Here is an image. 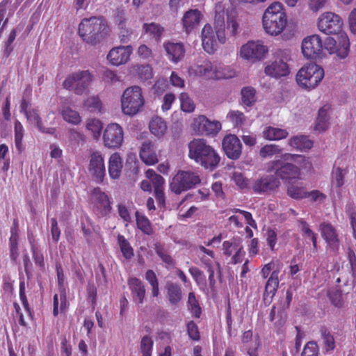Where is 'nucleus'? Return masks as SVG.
<instances>
[{
	"instance_id": "f257e3e1",
	"label": "nucleus",
	"mask_w": 356,
	"mask_h": 356,
	"mask_svg": "<svg viewBox=\"0 0 356 356\" xmlns=\"http://www.w3.org/2000/svg\"><path fill=\"white\" fill-rule=\"evenodd\" d=\"M305 157L302 155L284 154L280 159L269 161L266 165V171H275L277 177L281 179H296L300 175V167H303Z\"/></svg>"
},
{
	"instance_id": "f03ea898",
	"label": "nucleus",
	"mask_w": 356,
	"mask_h": 356,
	"mask_svg": "<svg viewBox=\"0 0 356 356\" xmlns=\"http://www.w3.org/2000/svg\"><path fill=\"white\" fill-rule=\"evenodd\" d=\"M188 157L210 170L216 169L220 161L217 151L204 138H194L188 143Z\"/></svg>"
},
{
	"instance_id": "7ed1b4c3",
	"label": "nucleus",
	"mask_w": 356,
	"mask_h": 356,
	"mask_svg": "<svg viewBox=\"0 0 356 356\" xmlns=\"http://www.w3.org/2000/svg\"><path fill=\"white\" fill-rule=\"evenodd\" d=\"M109 32V26L103 17L84 18L79 25V36L84 42L92 45L100 43L107 38Z\"/></svg>"
},
{
	"instance_id": "20e7f679",
	"label": "nucleus",
	"mask_w": 356,
	"mask_h": 356,
	"mask_svg": "<svg viewBox=\"0 0 356 356\" xmlns=\"http://www.w3.org/2000/svg\"><path fill=\"white\" fill-rule=\"evenodd\" d=\"M287 17L283 6L280 2L271 3L262 17V24L266 33L270 35H278L286 28Z\"/></svg>"
},
{
	"instance_id": "39448f33",
	"label": "nucleus",
	"mask_w": 356,
	"mask_h": 356,
	"mask_svg": "<svg viewBox=\"0 0 356 356\" xmlns=\"http://www.w3.org/2000/svg\"><path fill=\"white\" fill-rule=\"evenodd\" d=\"M94 76L89 70H78L68 74L63 83L65 89L72 90L77 95H82L89 91V86Z\"/></svg>"
},
{
	"instance_id": "423d86ee",
	"label": "nucleus",
	"mask_w": 356,
	"mask_h": 356,
	"mask_svg": "<svg viewBox=\"0 0 356 356\" xmlns=\"http://www.w3.org/2000/svg\"><path fill=\"white\" fill-rule=\"evenodd\" d=\"M324 70L319 65L311 63L302 67L296 74L297 83L307 90L315 88L322 81Z\"/></svg>"
},
{
	"instance_id": "0eeeda50",
	"label": "nucleus",
	"mask_w": 356,
	"mask_h": 356,
	"mask_svg": "<svg viewBox=\"0 0 356 356\" xmlns=\"http://www.w3.org/2000/svg\"><path fill=\"white\" fill-rule=\"evenodd\" d=\"M291 56L289 49H277L275 53L274 60L265 67V74L275 79L288 76L290 74L288 62L291 60Z\"/></svg>"
},
{
	"instance_id": "6e6552de",
	"label": "nucleus",
	"mask_w": 356,
	"mask_h": 356,
	"mask_svg": "<svg viewBox=\"0 0 356 356\" xmlns=\"http://www.w3.org/2000/svg\"><path fill=\"white\" fill-rule=\"evenodd\" d=\"M122 110L124 114L134 115L136 114L144 104L141 88L132 86L127 88L121 99Z\"/></svg>"
},
{
	"instance_id": "1a4fd4ad",
	"label": "nucleus",
	"mask_w": 356,
	"mask_h": 356,
	"mask_svg": "<svg viewBox=\"0 0 356 356\" xmlns=\"http://www.w3.org/2000/svg\"><path fill=\"white\" fill-rule=\"evenodd\" d=\"M201 182L197 173L191 171H179L172 178L170 183V189L175 194H180L184 191L196 187Z\"/></svg>"
},
{
	"instance_id": "9d476101",
	"label": "nucleus",
	"mask_w": 356,
	"mask_h": 356,
	"mask_svg": "<svg viewBox=\"0 0 356 356\" xmlns=\"http://www.w3.org/2000/svg\"><path fill=\"white\" fill-rule=\"evenodd\" d=\"M343 26L341 17L332 12H325L318 19V30L327 35H339Z\"/></svg>"
},
{
	"instance_id": "9b49d317",
	"label": "nucleus",
	"mask_w": 356,
	"mask_h": 356,
	"mask_svg": "<svg viewBox=\"0 0 356 356\" xmlns=\"http://www.w3.org/2000/svg\"><path fill=\"white\" fill-rule=\"evenodd\" d=\"M323 47L330 54H336L339 58H345L349 54L350 40L346 33H341L337 35V40L332 37L327 38Z\"/></svg>"
},
{
	"instance_id": "f8f14e48",
	"label": "nucleus",
	"mask_w": 356,
	"mask_h": 356,
	"mask_svg": "<svg viewBox=\"0 0 356 356\" xmlns=\"http://www.w3.org/2000/svg\"><path fill=\"white\" fill-rule=\"evenodd\" d=\"M268 52V48L261 40L248 41L241 47V56L248 60H262Z\"/></svg>"
},
{
	"instance_id": "ddd939ff",
	"label": "nucleus",
	"mask_w": 356,
	"mask_h": 356,
	"mask_svg": "<svg viewBox=\"0 0 356 356\" xmlns=\"http://www.w3.org/2000/svg\"><path fill=\"white\" fill-rule=\"evenodd\" d=\"M124 140V131L120 125L111 123L107 125L103 133V142L109 149L120 148Z\"/></svg>"
},
{
	"instance_id": "4468645a",
	"label": "nucleus",
	"mask_w": 356,
	"mask_h": 356,
	"mask_svg": "<svg viewBox=\"0 0 356 356\" xmlns=\"http://www.w3.org/2000/svg\"><path fill=\"white\" fill-rule=\"evenodd\" d=\"M193 129L198 134L216 136L222 128L221 123L218 120H211L204 115L195 118L192 123Z\"/></svg>"
},
{
	"instance_id": "2eb2a0df",
	"label": "nucleus",
	"mask_w": 356,
	"mask_h": 356,
	"mask_svg": "<svg viewBox=\"0 0 356 356\" xmlns=\"http://www.w3.org/2000/svg\"><path fill=\"white\" fill-rule=\"evenodd\" d=\"M322 238L330 252L337 254L340 246V239L337 229L330 222H323L319 225Z\"/></svg>"
},
{
	"instance_id": "dca6fc26",
	"label": "nucleus",
	"mask_w": 356,
	"mask_h": 356,
	"mask_svg": "<svg viewBox=\"0 0 356 356\" xmlns=\"http://www.w3.org/2000/svg\"><path fill=\"white\" fill-rule=\"evenodd\" d=\"M302 52L308 59H316L323 52V42L318 35L305 38L302 42Z\"/></svg>"
},
{
	"instance_id": "f3484780",
	"label": "nucleus",
	"mask_w": 356,
	"mask_h": 356,
	"mask_svg": "<svg viewBox=\"0 0 356 356\" xmlns=\"http://www.w3.org/2000/svg\"><path fill=\"white\" fill-rule=\"evenodd\" d=\"M92 195L94 197V209L96 213L101 217L108 216L112 209L108 196L99 187L93 188Z\"/></svg>"
},
{
	"instance_id": "a211bd4d",
	"label": "nucleus",
	"mask_w": 356,
	"mask_h": 356,
	"mask_svg": "<svg viewBox=\"0 0 356 356\" xmlns=\"http://www.w3.org/2000/svg\"><path fill=\"white\" fill-rule=\"evenodd\" d=\"M222 147L225 155L229 159L237 160L240 158L242 153V144L236 135H226L222 139Z\"/></svg>"
},
{
	"instance_id": "6ab92c4d",
	"label": "nucleus",
	"mask_w": 356,
	"mask_h": 356,
	"mask_svg": "<svg viewBox=\"0 0 356 356\" xmlns=\"http://www.w3.org/2000/svg\"><path fill=\"white\" fill-rule=\"evenodd\" d=\"M88 171L97 182L103 181L106 175V168L104 159L100 152L95 151L90 154Z\"/></svg>"
},
{
	"instance_id": "aec40b11",
	"label": "nucleus",
	"mask_w": 356,
	"mask_h": 356,
	"mask_svg": "<svg viewBox=\"0 0 356 356\" xmlns=\"http://www.w3.org/2000/svg\"><path fill=\"white\" fill-rule=\"evenodd\" d=\"M280 184V181L274 175H264L254 181L252 189L258 194H268L276 191Z\"/></svg>"
},
{
	"instance_id": "412c9836",
	"label": "nucleus",
	"mask_w": 356,
	"mask_h": 356,
	"mask_svg": "<svg viewBox=\"0 0 356 356\" xmlns=\"http://www.w3.org/2000/svg\"><path fill=\"white\" fill-rule=\"evenodd\" d=\"M132 52L131 45L115 47L110 50L107 59L112 65L119 66L128 62Z\"/></svg>"
},
{
	"instance_id": "4be33fe9",
	"label": "nucleus",
	"mask_w": 356,
	"mask_h": 356,
	"mask_svg": "<svg viewBox=\"0 0 356 356\" xmlns=\"http://www.w3.org/2000/svg\"><path fill=\"white\" fill-rule=\"evenodd\" d=\"M195 75L209 79H218L221 77L216 65L210 60H204L191 68Z\"/></svg>"
},
{
	"instance_id": "5701e85b",
	"label": "nucleus",
	"mask_w": 356,
	"mask_h": 356,
	"mask_svg": "<svg viewBox=\"0 0 356 356\" xmlns=\"http://www.w3.org/2000/svg\"><path fill=\"white\" fill-rule=\"evenodd\" d=\"M202 44L204 50L209 54H213L217 50L218 42L211 26L209 24L204 25L202 30Z\"/></svg>"
},
{
	"instance_id": "b1692460",
	"label": "nucleus",
	"mask_w": 356,
	"mask_h": 356,
	"mask_svg": "<svg viewBox=\"0 0 356 356\" xmlns=\"http://www.w3.org/2000/svg\"><path fill=\"white\" fill-rule=\"evenodd\" d=\"M127 284L131 291L133 301L138 305H142L145 300L146 289L143 282L137 277H130Z\"/></svg>"
},
{
	"instance_id": "393cba45",
	"label": "nucleus",
	"mask_w": 356,
	"mask_h": 356,
	"mask_svg": "<svg viewBox=\"0 0 356 356\" xmlns=\"http://www.w3.org/2000/svg\"><path fill=\"white\" fill-rule=\"evenodd\" d=\"M139 156L142 161L148 165H153L159 162L155 145L150 140H147L142 143Z\"/></svg>"
},
{
	"instance_id": "a878e982",
	"label": "nucleus",
	"mask_w": 356,
	"mask_h": 356,
	"mask_svg": "<svg viewBox=\"0 0 356 356\" xmlns=\"http://www.w3.org/2000/svg\"><path fill=\"white\" fill-rule=\"evenodd\" d=\"M202 17L201 12L197 9H191L184 13L181 21L183 29L187 34L198 26Z\"/></svg>"
},
{
	"instance_id": "bb28decb",
	"label": "nucleus",
	"mask_w": 356,
	"mask_h": 356,
	"mask_svg": "<svg viewBox=\"0 0 356 356\" xmlns=\"http://www.w3.org/2000/svg\"><path fill=\"white\" fill-rule=\"evenodd\" d=\"M56 270L58 280V286L60 291V310L61 312L67 311L69 303L67 300L66 290L65 288V275L63 268L60 263L56 264Z\"/></svg>"
},
{
	"instance_id": "cd10ccee",
	"label": "nucleus",
	"mask_w": 356,
	"mask_h": 356,
	"mask_svg": "<svg viewBox=\"0 0 356 356\" xmlns=\"http://www.w3.org/2000/svg\"><path fill=\"white\" fill-rule=\"evenodd\" d=\"M163 47L168 58L175 63L182 60L185 56L184 45L181 42L168 41L164 42Z\"/></svg>"
},
{
	"instance_id": "c85d7f7f",
	"label": "nucleus",
	"mask_w": 356,
	"mask_h": 356,
	"mask_svg": "<svg viewBox=\"0 0 356 356\" xmlns=\"http://www.w3.org/2000/svg\"><path fill=\"white\" fill-rule=\"evenodd\" d=\"M279 270H273L266 282L264 292V300L270 302L279 286Z\"/></svg>"
},
{
	"instance_id": "c756f323",
	"label": "nucleus",
	"mask_w": 356,
	"mask_h": 356,
	"mask_svg": "<svg viewBox=\"0 0 356 356\" xmlns=\"http://www.w3.org/2000/svg\"><path fill=\"white\" fill-rule=\"evenodd\" d=\"M25 115L29 121L35 124L40 131L51 135L55 134V128H46L43 126L41 118L39 115V111L37 108L30 109L27 113H25Z\"/></svg>"
},
{
	"instance_id": "7c9ffc66",
	"label": "nucleus",
	"mask_w": 356,
	"mask_h": 356,
	"mask_svg": "<svg viewBox=\"0 0 356 356\" xmlns=\"http://www.w3.org/2000/svg\"><path fill=\"white\" fill-rule=\"evenodd\" d=\"M143 31L145 34L148 35L151 38L159 42L161 40L165 29L161 24L155 22L144 23Z\"/></svg>"
},
{
	"instance_id": "2f4dec72",
	"label": "nucleus",
	"mask_w": 356,
	"mask_h": 356,
	"mask_svg": "<svg viewBox=\"0 0 356 356\" xmlns=\"http://www.w3.org/2000/svg\"><path fill=\"white\" fill-rule=\"evenodd\" d=\"M165 289L170 303L172 305H178L182 299L181 286L177 283L168 282L166 284Z\"/></svg>"
},
{
	"instance_id": "473e14b6",
	"label": "nucleus",
	"mask_w": 356,
	"mask_h": 356,
	"mask_svg": "<svg viewBox=\"0 0 356 356\" xmlns=\"http://www.w3.org/2000/svg\"><path fill=\"white\" fill-rule=\"evenodd\" d=\"M122 168V161L119 153L111 155L108 161V173L112 179H118Z\"/></svg>"
},
{
	"instance_id": "72a5a7b5",
	"label": "nucleus",
	"mask_w": 356,
	"mask_h": 356,
	"mask_svg": "<svg viewBox=\"0 0 356 356\" xmlns=\"http://www.w3.org/2000/svg\"><path fill=\"white\" fill-rule=\"evenodd\" d=\"M288 135L286 129L271 126L266 127L262 132L263 137L268 140H280L286 138Z\"/></svg>"
},
{
	"instance_id": "f704fd0d",
	"label": "nucleus",
	"mask_w": 356,
	"mask_h": 356,
	"mask_svg": "<svg viewBox=\"0 0 356 356\" xmlns=\"http://www.w3.org/2000/svg\"><path fill=\"white\" fill-rule=\"evenodd\" d=\"M319 332L325 351L327 353L333 351L336 347L335 339L329 328L325 325H321L319 328Z\"/></svg>"
},
{
	"instance_id": "c9c22d12",
	"label": "nucleus",
	"mask_w": 356,
	"mask_h": 356,
	"mask_svg": "<svg viewBox=\"0 0 356 356\" xmlns=\"http://www.w3.org/2000/svg\"><path fill=\"white\" fill-rule=\"evenodd\" d=\"M330 108V106L325 105L318 110V117L315 124V129L316 131H325L328 128V111Z\"/></svg>"
},
{
	"instance_id": "e433bc0d",
	"label": "nucleus",
	"mask_w": 356,
	"mask_h": 356,
	"mask_svg": "<svg viewBox=\"0 0 356 356\" xmlns=\"http://www.w3.org/2000/svg\"><path fill=\"white\" fill-rule=\"evenodd\" d=\"M289 145L298 150L309 149L313 146V142L306 136H296L289 140Z\"/></svg>"
},
{
	"instance_id": "4c0bfd02",
	"label": "nucleus",
	"mask_w": 356,
	"mask_h": 356,
	"mask_svg": "<svg viewBox=\"0 0 356 356\" xmlns=\"http://www.w3.org/2000/svg\"><path fill=\"white\" fill-rule=\"evenodd\" d=\"M149 128L152 134L160 138L165 134L167 126L165 122L162 118L155 117L150 121Z\"/></svg>"
},
{
	"instance_id": "58836bf2",
	"label": "nucleus",
	"mask_w": 356,
	"mask_h": 356,
	"mask_svg": "<svg viewBox=\"0 0 356 356\" xmlns=\"http://www.w3.org/2000/svg\"><path fill=\"white\" fill-rule=\"evenodd\" d=\"M136 221L137 227L145 234L152 235L154 230L150 220L138 211L136 212Z\"/></svg>"
},
{
	"instance_id": "ea45409f",
	"label": "nucleus",
	"mask_w": 356,
	"mask_h": 356,
	"mask_svg": "<svg viewBox=\"0 0 356 356\" xmlns=\"http://www.w3.org/2000/svg\"><path fill=\"white\" fill-rule=\"evenodd\" d=\"M243 249L241 239L239 237H234L229 241H225L222 243V250L224 254L230 257L237 250Z\"/></svg>"
},
{
	"instance_id": "a19ab883",
	"label": "nucleus",
	"mask_w": 356,
	"mask_h": 356,
	"mask_svg": "<svg viewBox=\"0 0 356 356\" xmlns=\"http://www.w3.org/2000/svg\"><path fill=\"white\" fill-rule=\"evenodd\" d=\"M199 250L198 257L202 263L206 268L213 266L214 261V252L213 250L206 248L203 245H199L197 248Z\"/></svg>"
},
{
	"instance_id": "79ce46f5",
	"label": "nucleus",
	"mask_w": 356,
	"mask_h": 356,
	"mask_svg": "<svg viewBox=\"0 0 356 356\" xmlns=\"http://www.w3.org/2000/svg\"><path fill=\"white\" fill-rule=\"evenodd\" d=\"M187 306L193 317L197 318H200L202 314V308L193 292H190L188 293Z\"/></svg>"
},
{
	"instance_id": "37998d69",
	"label": "nucleus",
	"mask_w": 356,
	"mask_h": 356,
	"mask_svg": "<svg viewBox=\"0 0 356 356\" xmlns=\"http://www.w3.org/2000/svg\"><path fill=\"white\" fill-rule=\"evenodd\" d=\"M118 243L124 258L129 259L134 257V249L123 235H118Z\"/></svg>"
},
{
	"instance_id": "c03bdc74",
	"label": "nucleus",
	"mask_w": 356,
	"mask_h": 356,
	"mask_svg": "<svg viewBox=\"0 0 356 356\" xmlns=\"http://www.w3.org/2000/svg\"><path fill=\"white\" fill-rule=\"evenodd\" d=\"M145 280L149 284L152 288V296L156 298L159 295V284L156 273L153 270H147L145 275Z\"/></svg>"
},
{
	"instance_id": "a18cd8bd",
	"label": "nucleus",
	"mask_w": 356,
	"mask_h": 356,
	"mask_svg": "<svg viewBox=\"0 0 356 356\" xmlns=\"http://www.w3.org/2000/svg\"><path fill=\"white\" fill-rule=\"evenodd\" d=\"M282 148L276 144H267L263 146L259 150L260 157L265 159L272 157L274 155L280 154L282 152Z\"/></svg>"
},
{
	"instance_id": "49530a36",
	"label": "nucleus",
	"mask_w": 356,
	"mask_h": 356,
	"mask_svg": "<svg viewBox=\"0 0 356 356\" xmlns=\"http://www.w3.org/2000/svg\"><path fill=\"white\" fill-rule=\"evenodd\" d=\"M61 115L64 120L72 124H79L81 121L79 113L70 107L65 108Z\"/></svg>"
},
{
	"instance_id": "de8ad7c7",
	"label": "nucleus",
	"mask_w": 356,
	"mask_h": 356,
	"mask_svg": "<svg viewBox=\"0 0 356 356\" xmlns=\"http://www.w3.org/2000/svg\"><path fill=\"white\" fill-rule=\"evenodd\" d=\"M241 93L242 102L244 105L250 106L256 102V91L252 87H244Z\"/></svg>"
},
{
	"instance_id": "09e8293b",
	"label": "nucleus",
	"mask_w": 356,
	"mask_h": 356,
	"mask_svg": "<svg viewBox=\"0 0 356 356\" xmlns=\"http://www.w3.org/2000/svg\"><path fill=\"white\" fill-rule=\"evenodd\" d=\"M83 107L90 112H100L102 104L98 96H91L84 101Z\"/></svg>"
},
{
	"instance_id": "8fccbe9b",
	"label": "nucleus",
	"mask_w": 356,
	"mask_h": 356,
	"mask_svg": "<svg viewBox=\"0 0 356 356\" xmlns=\"http://www.w3.org/2000/svg\"><path fill=\"white\" fill-rule=\"evenodd\" d=\"M287 195L293 199L300 200L306 198L307 192L302 186L291 184L287 188Z\"/></svg>"
},
{
	"instance_id": "3c124183",
	"label": "nucleus",
	"mask_w": 356,
	"mask_h": 356,
	"mask_svg": "<svg viewBox=\"0 0 356 356\" xmlns=\"http://www.w3.org/2000/svg\"><path fill=\"white\" fill-rule=\"evenodd\" d=\"M348 173L347 168L334 167L332 172V178L335 183L337 188H341L344 184V178Z\"/></svg>"
},
{
	"instance_id": "603ef678",
	"label": "nucleus",
	"mask_w": 356,
	"mask_h": 356,
	"mask_svg": "<svg viewBox=\"0 0 356 356\" xmlns=\"http://www.w3.org/2000/svg\"><path fill=\"white\" fill-rule=\"evenodd\" d=\"M155 252L156 254L161 258L162 261L165 264V267L172 268L175 266V262L173 258L168 254L163 246L157 245L155 246Z\"/></svg>"
},
{
	"instance_id": "864d4df0",
	"label": "nucleus",
	"mask_w": 356,
	"mask_h": 356,
	"mask_svg": "<svg viewBox=\"0 0 356 356\" xmlns=\"http://www.w3.org/2000/svg\"><path fill=\"white\" fill-rule=\"evenodd\" d=\"M216 24L217 25L216 30L214 32L216 38L218 43L224 44L226 41L225 33V22L224 17L220 19V16L216 17Z\"/></svg>"
},
{
	"instance_id": "5fc2aeb1",
	"label": "nucleus",
	"mask_w": 356,
	"mask_h": 356,
	"mask_svg": "<svg viewBox=\"0 0 356 356\" xmlns=\"http://www.w3.org/2000/svg\"><path fill=\"white\" fill-rule=\"evenodd\" d=\"M10 4V0H2L0 2V34L8 23V17H6V15L7 8Z\"/></svg>"
},
{
	"instance_id": "6e6d98bb",
	"label": "nucleus",
	"mask_w": 356,
	"mask_h": 356,
	"mask_svg": "<svg viewBox=\"0 0 356 356\" xmlns=\"http://www.w3.org/2000/svg\"><path fill=\"white\" fill-rule=\"evenodd\" d=\"M179 100L181 104V108L183 111L191 113L195 110V104L186 92H181L180 94Z\"/></svg>"
},
{
	"instance_id": "4d7b16f0",
	"label": "nucleus",
	"mask_w": 356,
	"mask_h": 356,
	"mask_svg": "<svg viewBox=\"0 0 356 356\" xmlns=\"http://www.w3.org/2000/svg\"><path fill=\"white\" fill-rule=\"evenodd\" d=\"M86 128L93 134V137L95 139H98L101 136L103 125L100 120L92 119L87 122Z\"/></svg>"
},
{
	"instance_id": "13d9d810",
	"label": "nucleus",
	"mask_w": 356,
	"mask_h": 356,
	"mask_svg": "<svg viewBox=\"0 0 356 356\" xmlns=\"http://www.w3.org/2000/svg\"><path fill=\"white\" fill-rule=\"evenodd\" d=\"M186 331L190 339L194 341H199L201 339L200 332L197 325L190 321L186 323Z\"/></svg>"
},
{
	"instance_id": "bf43d9fd",
	"label": "nucleus",
	"mask_w": 356,
	"mask_h": 356,
	"mask_svg": "<svg viewBox=\"0 0 356 356\" xmlns=\"http://www.w3.org/2000/svg\"><path fill=\"white\" fill-rule=\"evenodd\" d=\"M301 356H319V348L317 342L314 341L307 342L303 348Z\"/></svg>"
},
{
	"instance_id": "052dcab7",
	"label": "nucleus",
	"mask_w": 356,
	"mask_h": 356,
	"mask_svg": "<svg viewBox=\"0 0 356 356\" xmlns=\"http://www.w3.org/2000/svg\"><path fill=\"white\" fill-rule=\"evenodd\" d=\"M328 298L331 303L336 307L341 308L343 306L341 291L333 289L328 292Z\"/></svg>"
},
{
	"instance_id": "680f3d73",
	"label": "nucleus",
	"mask_w": 356,
	"mask_h": 356,
	"mask_svg": "<svg viewBox=\"0 0 356 356\" xmlns=\"http://www.w3.org/2000/svg\"><path fill=\"white\" fill-rule=\"evenodd\" d=\"M153 341L151 337L145 336L140 341V350L143 356H151L153 348Z\"/></svg>"
},
{
	"instance_id": "e2e57ef3",
	"label": "nucleus",
	"mask_w": 356,
	"mask_h": 356,
	"mask_svg": "<svg viewBox=\"0 0 356 356\" xmlns=\"http://www.w3.org/2000/svg\"><path fill=\"white\" fill-rule=\"evenodd\" d=\"M227 118L232 122L234 127L241 126L245 121L244 114L238 111H229Z\"/></svg>"
},
{
	"instance_id": "0e129e2a",
	"label": "nucleus",
	"mask_w": 356,
	"mask_h": 356,
	"mask_svg": "<svg viewBox=\"0 0 356 356\" xmlns=\"http://www.w3.org/2000/svg\"><path fill=\"white\" fill-rule=\"evenodd\" d=\"M25 290H26V287H25L24 280H20V282H19V298H20V300H21V302L23 305V307H24L25 311L26 312V313L30 316H32L31 309L28 299H27L26 293H25Z\"/></svg>"
},
{
	"instance_id": "69168bd1",
	"label": "nucleus",
	"mask_w": 356,
	"mask_h": 356,
	"mask_svg": "<svg viewBox=\"0 0 356 356\" xmlns=\"http://www.w3.org/2000/svg\"><path fill=\"white\" fill-rule=\"evenodd\" d=\"M265 236L267 245L269 246L271 251H274L277 242V232L272 228H268Z\"/></svg>"
},
{
	"instance_id": "338daca9",
	"label": "nucleus",
	"mask_w": 356,
	"mask_h": 356,
	"mask_svg": "<svg viewBox=\"0 0 356 356\" xmlns=\"http://www.w3.org/2000/svg\"><path fill=\"white\" fill-rule=\"evenodd\" d=\"M31 252L35 264L37 266H38L41 270H44V261L43 254L40 252L38 250V248L33 244L31 245Z\"/></svg>"
},
{
	"instance_id": "774afa93",
	"label": "nucleus",
	"mask_w": 356,
	"mask_h": 356,
	"mask_svg": "<svg viewBox=\"0 0 356 356\" xmlns=\"http://www.w3.org/2000/svg\"><path fill=\"white\" fill-rule=\"evenodd\" d=\"M119 32V39L122 43H127L129 42L131 36L133 33V31L131 29L128 28L127 25L122 26L118 27Z\"/></svg>"
}]
</instances>
